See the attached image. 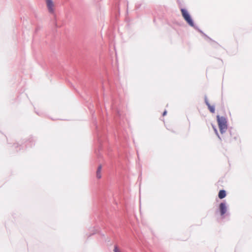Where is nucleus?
<instances>
[{"mask_svg": "<svg viewBox=\"0 0 252 252\" xmlns=\"http://www.w3.org/2000/svg\"><path fill=\"white\" fill-rule=\"evenodd\" d=\"M217 122L218 123L220 132L223 133L227 129V122L226 119L223 117L217 116Z\"/></svg>", "mask_w": 252, "mask_h": 252, "instance_id": "f257e3e1", "label": "nucleus"}, {"mask_svg": "<svg viewBox=\"0 0 252 252\" xmlns=\"http://www.w3.org/2000/svg\"><path fill=\"white\" fill-rule=\"evenodd\" d=\"M181 12H182L183 17H184L185 20L187 21V22L190 26H193V22L191 18H190V16L189 14V13L188 12V11L184 9H182Z\"/></svg>", "mask_w": 252, "mask_h": 252, "instance_id": "f03ea898", "label": "nucleus"}, {"mask_svg": "<svg viewBox=\"0 0 252 252\" xmlns=\"http://www.w3.org/2000/svg\"><path fill=\"white\" fill-rule=\"evenodd\" d=\"M48 9L50 13H53L54 12V4L52 0H45Z\"/></svg>", "mask_w": 252, "mask_h": 252, "instance_id": "7ed1b4c3", "label": "nucleus"}, {"mask_svg": "<svg viewBox=\"0 0 252 252\" xmlns=\"http://www.w3.org/2000/svg\"><path fill=\"white\" fill-rule=\"evenodd\" d=\"M220 210L221 216L223 215L226 212V207L225 204L221 203L220 205Z\"/></svg>", "mask_w": 252, "mask_h": 252, "instance_id": "20e7f679", "label": "nucleus"}, {"mask_svg": "<svg viewBox=\"0 0 252 252\" xmlns=\"http://www.w3.org/2000/svg\"><path fill=\"white\" fill-rule=\"evenodd\" d=\"M218 196L220 199H222V198H224L226 196L225 191L224 190H220L219 191Z\"/></svg>", "mask_w": 252, "mask_h": 252, "instance_id": "39448f33", "label": "nucleus"}, {"mask_svg": "<svg viewBox=\"0 0 252 252\" xmlns=\"http://www.w3.org/2000/svg\"><path fill=\"white\" fill-rule=\"evenodd\" d=\"M207 105L208 106V109H209L211 113H214L215 112V107L214 106L211 105L210 104H209L208 102L206 103Z\"/></svg>", "mask_w": 252, "mask_h": 252, "instance_id": "423d86ee", "label": "nucleus"}, {"mask_svg": "<svg viewBox=\"0 0 252 252\" xmlns=\"http://www.w3.org/2000/svg\"><path fill=\"white\" fill-rule=\"evenodd\" d=\"M95 178L97 180H99L101 178V174H96Z\"/></svg>", "mask_w": 252, "mask_h": 252, "instance_id": "0eeeda50", "label": "nucleus"}, {"mask_svg": "<svg viewBox=\"0 0 252 252\" xmlns=\"http://www.w3.org/2000/svg\"><path fill=\"white\" fill-rule=\"evenodd\" d=\"M114 252H121V251L119 250L117 246L115 247V249L114 250Z\"/></svg>", "mask_w": 252, "mask_h": 252, "instance_id": "6e6552de", "label": "nucleus"}, {"mask_svg": "<svg viewBox=\"0 0 252 252\" xmlns=\"http://www.w3.org/2000/svg\"><path fill=\"white\" fill-rule=\"evenodd\" d=\"M101 166H98V168H97V173H99L101 172Z\"/></svg>", "mask_w": 252, "mask_h": 252, "instance_id": "1a4fd4ad", "label": "nucleus"}, {"mask_svg": "<svg viewBox=\"0 0 252 252\" xmlns=\"http://www.w3.org/2000/svg\"><path fill=\"white\" fill-rule=\"evenodd\" d=\"M166 114H167V111H166V110H165V111L163 112V114H162V116H165V115H166Z\"/></svg>", "mask_w": 252, "mask_h": 252, "instance_id": "9d476101", "label": "nucleus"}, {"mask_svg": "<svg viewBox=\"0 0 252 252\" xmlns=\"http://www.w3.org/2000/svg\"><path fill=\"white\" fill-rule=\"evenodd\" d=\"M214 129H215V130L216 131V133L218 135L217 129L216 128H214Z\"/></svg>", "mask_w": 252, "mask_h": 252, "instance_id": "9b49d317", "label": "nucleus"}]
</instances>
